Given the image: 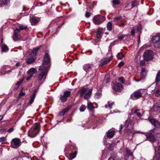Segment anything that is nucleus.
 <instances>
[{
    "mask_svg": "<svg viewBox=\"0 0 160 160\" xmlns=\"http://www.w3.org/2000/svg\"><path fill=\"white\" fill-rule=\"evenodd\" d=\"M50 61V58L49 55L47 53H46L43 57V66L41 67L39 69V70L41 72L38 75V81H41L44 76H45V78H46L48 69V68L46 67V65H48Z\"/></svg>",
    "mask_w": 160,
    "mask_h": 160,
    "instance_id": "obj_1",
    "label": "nucleus"
},
{
    "mask_svg": "<svg viewBox=\"0 0 160 160\" xmlns=\"http://www.w3.org/2000/svg\"><path fill=\"white\" fill-rule=\"evenodd\" d=\"M83 69L91 76L93 74L95 76L97 70L93 64L90 63L84 64L83 66Z\"/></svg>",
    "mask_w": 160,
    "mask_h": 160,
    "instance_id": "obj_2",
    "label": "nucleus"
},
{
    "mask_svg": "<svg viewBox=\"0 0 160 160\" xmlns=\"http://www.w3.org/2000/svg\"><path fill=\"white\" fill-rule=\"evenodd\" d=\"M40 129V123H35L33 127L28 132V136L31 138H34L38 133Z\"/></svg>",
    "mask_w": 160,
    "mask_h": 160,
    "instance_id": "obj_3",
    "label": "nucleus"
},
{
    "mask_svg": "<svg viewBox=\"0 0 160 160\" xmlns=\"http://www.w3.org/2000/svg\"><path fill=\"white\" fill-rule=\"evenodd\" d=\"M113 93L115 95H119L123 89V86L122 84L117 82H116L112 85Z\"/></svg>",
    "mask_w": 160,
    "mask_h": 160,
    "instance_id": "obj_4",
    "label": "nucleus"
},
{
    "mask_svg": "<svg viewBox=\"0 0 160 160\" xmlns=\"http://www.w3.org/2000/svg\"><path fill=\"white\" fill-rule=\"evenodd\" d=\"M154 52L151 50H146L143 54L142 57L144 60L149 62L152 60L153 58Z\"/></svg>",
    "mask_w": 160,
    "mask_h": 160,
    "instance_id": "obj_5",
    "label": "nucleus"
},
{
    "mask_svg": "<svg viewBox=\"0 0 160 160\" xmlns=\"http://www.w3.org/2000/svg\"><path fill=\"white\" fill-rule=\"evenodd\" d=\"M105 16L98 15L94 16L92 21L96 25H99L102 23L105 20Z\"/></svg>",
    "mask_w": 160,
    "mask_h": 160,
    "instance_id": "obj_6",
    "label": "nucleus"
},
{
    "mask_svg": "<svg viewBox=\"0 0 160 160\" xmlns=\"http://www.w3.org/2000/svg\"><path fill=\"white\" fill-rule=\"evenodd\" d=\"M143 133L144 134L146 137L147 140L150 142L152 143H154L156 140L154 135L151 132L149 133H140L139 131L137 132H134L132 133V136L136 133Z\"/></svg>",
    "mask_w": 160,
    "mask_h": 160,
    "instance_id": "obj_7",
    "label": "nucleus"
},
{
    "mask_svg": "<svg viewBox=\"0 0 160 160\" xmlns=\"http://www.w3.org/2000/svg\"><path fill=\"white\" fill-rule=\"evenodd\" d=\"M142 96V93L139 90L134 91L130 96V99L133 100L138 99Z\"/></svg>",
    "mask_w": 160,
    "mask_h": 160,
    "instance_id": "obj_8",
    "label": "nucleus"
},
{
    "mask_svg": "<svg viewBox=\"0 0 160 160\" xmlns=\"http://www.w3.org/2000/svg\"><path fill=\"white\" fill-rule=\"evenodd\" d=\"M113 56L111 55V56L105 58L101 59L99 62V67L102 68L105 65H106L112 59Z\"/></svg>",
    "mask_w": 160,
    "mask_h": 160,
    "instance_id": "obj_9",
    "label": "nucleus"
},
{
    "mask_svg": "<svg viewBox=\"0 0 160 160\" xmlns=\"http://www.w3.org/2000/svg\"><path fill=\"white\" fill-rule=\"evenodd\" d=\"M71 92L69 91H66L64 92L63 95H61L59 98L62 103H65L68 100V98H69L71 94Z\"/></svg>",
    "mask_w": 160,
    "mask_h": 160,
    "instance_id": "obj_10",
    "label": "nucleus"
},
{
    "mask_svg": "<svg viewBox=\"0 0 160 160\" xmlns=\"http://www.w3.org/2000/svg\"><path fill=\"white\" fill-rule=\"evenodd\" d=\"M21 142L19 138H15L13 139L11 142V147L13 148H17L21 145Z\"/></svg>",
    "mask_w": 160,
    "mask_h": 160,
    "instance_id": "obj_11",
    "label": "nucleus"
},
{
    "mask_svg": "<svg viewBox=\"0 0 160 160\" xmlns=\"http://www.w3.org/2000/svg\"><path fill=\"white\" fill-rule=\"evenodd\" d=\"M72 107V105H68L67 107L63 108L62 111H61L58 113V115L59 116H63V118H66V117H65L64 115H65L66 114L67 112Z\"/></svg>",
    "mask_w": 160,
    "mask_h": 160,
    "instance_id": "obj_12",
    "label": "nucleus"
},
{
    "mask_svg": "<svg viewBox=\"0 0 160 160\" xmlns=\"http://www.w3.org/2000/svg\"><path fill=\"white\" fill-rule=\"evenodd\" d=\"M77 150V148L74 144L72 145L70 144L67 145L64 149V151L66 152L71 151L72 152H73Z\"/></svg>",
    "mask_w": 160,
    "mask_h": 160,
    "instance_id": "obj_13",
    "label": "nucleus"
},
{
    "mask_svg": "<svg viewBox=\"0 0 160 160\" xmlns=\"http://www.w3.org/2000/svg\"><path fill=\"white\" fill-rule=\"evenodd\" d=\"M148 120L152 124L154 125L155 127L157 128L160 127V122H159L155 118H148Z\"/></svg>",
    "mask_w": 160,
    "mask_h": 160,
    "instance_id": "obj_14",
    "label": "nucleus"
},
{
    "mask_svg": "<svg viewBox=\"0 0 160 160\" xmlns=\"http://www.w3.org/2000/svg\"><path fill=\"white\" fill-rule=\"evenodd\" d=\"M40 20V18L36 17H32L30 20V22L32 25L37 24Z\"/></svg>",
    "mask_w": 160,
    "mask_h": 160,
    "instance_id": "obj_15",
    "label": "nucleus"
},
{
    "mask_svg": "<svg viewBox=\"0 0 160 160\" xmlns=\"http://www.w3.org/2000/svg\"><path fill=\"white\" fill-rule=\"evenodd\" d=\"M126 152L124 154V159L125 160H128L130 156H132L133 155L132 152H131L130 150L127 148L126 150Z\"/></svg>",
    "mask_w": 160,
    "mask_h": 160,
    "instance_id": "obj_16",
    "label": "nucleus"
},
{
    "mask_svg": "<svg viewBox=\"0 0 160 160\" xmlns=\"http://www.w3.org/2000/svg\"><path fill=\"white\" fill-rule=\"evenodd\" d=\"M86 2L87 4L86 9L89 11H92L94 7L93 3L92 2H90L88 0H86Z\"/></svg>",
    "mask_w": 160,
    "mask_h": 160,
    "instance_id": "obj_17",
    "label": "nucleus"
},
{
    "mask_svg": "<svg viewBox=\"0 0 160 160\" xmlns=\"http://www.w3.org/2000/svg\"><path fill=\"white\" fill-rule=\"evenodd\" d=\"M147 72L148 70L145 68L142 67L141 68L140 79H143L145 78Z\"/></svg>",
    "mask_w": 160,
    "mask_h": 160,
    "instance_id": "obj_18",
    "label": "nucleus"
},
{
    "mask_svg": "<svg viewBox=\"0 0 160 160\" xmlns=\"http://www.w3.org/2000/svg\"><path fill=\"white\" fill-rule=\"evenodd\" d=\"M102 28H99L97 29L96 37L98 39H100L102 37Z\"/></svg>",
    "mask_w": 160,
    "mask_h": 160,
    "instance_id": "obj_19",
    "label": "nucleus"
},
{
    "mask_svg": "<svg viewBox=\"0 0 160 160\" xmlns=\"http://www.w3.org/2000/svg\"><path fill=\"white\" fill-rule=\"evenodd\" d=\"M24 79V78H23L21 80L18 82L14 85L13 88V90L16 91L18 88L20 86L22 82Z\"/></svg>",
    "mask_w": 160,
    "mask_h": 160,
    "instance_id": "obj_20",
    "label": "nucleus"
},
{
    "mask_svg": "<svg viewBox=\"0 0 160 160\" xmlns=\"http://www.w3.org/2000/svg\"><path fill=\"white\" fill-rule=\"evenodd\" d=\"M92 88H91L89 89V91L85 94L84 98L85 99L88 100L90 97L92 92Z\"/></svg>",
    "mask_w": 160,
    "mask_h": 160,
    "instance_id": "obj_21",
    "label": "nucleus"
},
{
    "mask_svg": "<svg viewBox=\"0 0 160 160\" xmlns=\"http://www.w3.org/2000/svg\"><path fill=\"white\" fill-rule=\"evenodd\" d=\"M10 2V0H0V7L6 6Z\"/></svg>",
    "mask_w": 160,
    "mask_h": 160,
    "instance_id": "obj_22",
    "label": "nucleus"
},
{
    "mask_svg": "<svg viewBox=\"0 0 160 160\" xmlns=\"http://www.w3.org/2000/svg\"><path fill=\"white\" fill-rule=\"evenodd\" d=\"M9 50L8 47L5 43L2 44L1 47V50L3 52H7Z\"/></svg>",
    "mask_w": 160,
    "mask_h": 160,
    "instance_id": "obj_23",
    "label": "nucleus"
},
{
    "mask_svg": "<svg viewBox=\"0 0 160 160\" xmlns=\"http://www.w3.org/2000/svg\"><path fill=\"white\" fill-rule=\"evenodd\" d=\"M160 82V70L157 72L155 78V82L157 84H158Z\"/></svg>",
    "mask_w": 160,
    "mask_h": 160,
    "instance_id": "obj_24",
    "label": "nucleus"
},
{
    "mask_svg": "<svg viewBox=\"0 0 160 160\" xmlns=\"http://www.w3.org/2000/svg\"><path fill=\"white\" fill-rule=\"evenodd\" d=\"M87 91L86 88H81L80 90V96L81 97H83L84 95L85 94V92Z\"/></svg>",
    "mask_w": 160,
    "mask_h": 160,
    "instance_id": "obj_25",
    "label": "nucleus"
},
{
    "mask_svg": "<svg viewBox=\"0 0 160 160\" xmlns=\"http://www.w3.org/2000/svg\"><path fill=\"white\" fill-rule=\"evenodd\" d=\"M160 37L159 35H156L153 36L152 39V42H155L160 40Z\"/></svg>",
    "mask_w": 160,
    "mask_h": 160,
    "instance_id": "obj_26",
    "label": "nucleus"
},
{
    "mask_svg": "<svg viewBox=\"0 0 160 160\" xmlns=\"http://www.w3.org/2000/svg\"><path fill=\"white\" fill-rule=\"evenodd\" d=\"M106 27L107 30L110 31H111L112 28V24L111 22H109L108 23Z\"/></svg>",
    "mask_w": 160,
    "mask_h": 160,
    "instance_id": "obj_27",
    "label": "nucleus"
},
{
    "mask_svg": "<svg viewBox=\"0 0 160 160\" xmlns=\"http://www.w3.org/2000/svg\"><path fill=\"white\" fill-rule=\"evenodd\" d=\"M35 96L34 95H31L30 96V99L29 102L28 103V105H31L33 102Z\"/></svg>",
    "mask_w": 160,
    "mask_h": 160,
    "instance_id": "obj_28",
    "label": "nucleus"
},
{
    "mask_svg": "<svg viewBox=\"0 0 160 160\" xmlns=\"http://www.w3.org/2000/svg\"><path fill=\"white\" fill-rule=\"evenodd\" d=\"M94 108V106L92 102H88L87 104V108L88 109L92 111L93 110Z\"/></svg>",
    "mask_w": 160,
    "mask_h": 160,
    "instance_id": "obj_29",
    "label": "nucleus"
},
{
    "mask_svg": "<svg viewBox=\"0 0 160 160\" xmlns=\"http://www.w3.org/2000/svg\"><path fill=\"white\" fill-rule=\"evenodd\" d=\"M77 152H78L77 150H75V151L72 152L70 153L69 154L70 157L72 159H73L76 156Z\"/></svg>",
    "mask_w": 160,
    "mask_h": 160,
    "instance_id": "obj_30",
    "label": "nucleus"
},
{
    "mask_svg": "<svg viewBox=\"0 0 160 160\" xmlns=\"http://www.w3.org/2000/svg\"><path fill=\"white\" fill-rule=\"evenodd\" d=\"M124 57V55L122 52H120L118 53L117 56V57L118 60L122 59V58Z\"/></svg>",
    "mask_w": 160,
    "mask_h": 160,
    "instance_id": "obj_31",
    "label": "nucleus"
},
{
    "mask_svg": "<svg viewBox=\"0 0 160 160\" xmlns=\"http://www.w3.org/2000/svg\"><path fill=\"white\" fill-rule=\"evenodd\" d=\"M42 46V45H40L38 47H37L32 51V52L33 53V55H36L37 52L40 49V47Z\"/></svg>",
    "mask_w": 160,
    "mask_h": 160,
    "instance_id": "obj_32",
    "label": "nucleus"
},
{
    "mask_svg": "<svg viewBox=\"0 0 160 160\" xmlns=\"http://www.w3.org/2000/svg\"><path fill=\"white\" fill-rule=\"evenodd\" d=\"M115 132L113 131H111L107 133V137L109 138H112L114 135Z\"/></svg>",
    "mask_w": 160,
    "mask_h": 160,
    "instance_id": "obj_33",
    "label": "nucleus"
},
{
    "mask_svg": "<svg viewBox=\"0 0 160 160\" xmlns=\"http://www.w3.org/2000/svg\"><path fill=\"white\" fill-rule=\"evenodd\" d=\"M37 72V70L36 68H30L29 71H28V72L29 74L32 73V75L34 73H35Z\"/></svg>",
    "mask_w": 160,
    "mask_h": 160,
    "instance_id": "obj_34",
    "label": "nucleus"
},
{
    "mask_svg": "<svg viewBox=\"0 0 160 160\" xmlns=\"http://www.w3.org/2000/svg\"><path fill=\"white\" fill-rule=\"evenodd\" d=\"M35 60L33 58H28L27 60V62L28 64H31L34 62Z\"/></svg>",
    "mask_w": 160,
    "mask_h": 160,
    "instance_id": "obj_35",
    "label": "nucleus"
},
{
    "mask_svg": "<svg viewBox=\"0 0 160 160\" xmlns=\"http://www.w3.org/2000/svg\"><path fill=\"white\" fill-rule=\"evenodd\" d=\"M153 43L154 44V46L155 48H160V40Z\"/></svg>",
    "mask_w": 160,
    "mask_h": 160,
    "instance_id": "obj_36",
    "label": "nucleus"
},
{
    "mask_svg": "<svg viewBox=\"0 0 160 160\" xmlns=\"http://www.w3.org/2000/svg\"><path fill=\"white\" fill-rule=\"evenodd\" d=\"M122 19V17L121 16L118 17H116L113 18V21L114 22H116L119 20Z\"/></svg>",
    "mask_w": 160,
    "mask_h": 160,
    "instance_id": "obj_37",
    "label": "nucleus"
},
{
    "mask_svg": "<svg viewBox=\"0 0 160 160\" xmlns=\"http://www.w3.org/2000/svg\"><path fill=\"white\" fill-rule=\"evenodd\" d=\"M86 109V107L84 105H82L79 108L80 112H82L84 111Z\"/></svg>",
    "mask_w": 160,
    "mask_h": 160,
    "instance_id": "obj_38",
    "label": "nucleus"
},
{
    "mask_svg": "<svg viewBox=\"0 0 160 160\" xmlns=\"http://www.w3.org/2000/svg\"><path fill=\"white\" fill-rule=\"evenodd\" d=\"M132 8L136 6L137 5V2L136 1L133 0L131 2Z\"/></svg>",
    "mask_w": 160,
    "mask_h": 160,
    "instance_id": "obj_39",
    "label": "nucleus"
},
{
    "mask_svg": "<svg viewBox=\"0 0 160 160\" xmlns=\"http://www.w3.org/2000/svg\"><path fill=\"white\" fill-rule=\"evenodd\" d=\"M118 82H120V83H121L122 84L124 83V80L123 77H121L118 78Z\"/></svg>",
    "mask_w": 160,
    "mask_h": 160,
    "instance_id": "obj_40",
    "label": "nucleus"
},
{
    "mask_svg": "<svg viewBox=\"0 0 160 160\" xmlns=\"http://www.w3.org/2000/svg\"><path fill=\"white\" fill-rule=\"evenodd\" d=\"M27 28V26H25L23 25H21L19 27V29L21 30H25Z\"/></svg>",
    "mask_w": 160,
    "mask_h": 160,
    "instance_id": "obj_41",
    "label": "nucleus"
},
{
    "mask_svg": "<svg viewBox=\"0 0 160 160\" xmlns=\"http://www.w3.org/2000/svg\"><path fill=\"white\" fill-rule=\"evenodd\" d=\"M120 3V1L118 0H113L112 1L113 4L115 6L119 5Z\"/></svg>",
    "mask_w": 160,
    "mask_h": 160,
    "instance_id": "obj_42",
    "label": "nucleus"
},
{
    "mask_svg": "<svg viewBox=\"0 0 160 160\" xmlns=\"http://www.w3.org/2000/svg\"><path fill=\"white\" fill-rule=\"evenodd\" d=\"M25 94V93L22 92V90H21V91L19 94V96L18 98V99H19V98H20L21 96H24Z\"/></svg>",
    "mask_w": 160,
    "mask_h": 160,
    "instance_id": "obj_43",
    "label": "nucleus"
},
{
    "mask_svg": "<svg viewBox=\"0 0 160 160\" xmlns=\"http://www.w3.org/2000/svg\"><path fill=\"white\" fill-rule=\"evenodd\" d=\"M19 35H15L13 34V39L14 41H17L18 40V36Z\"/></svg>",
    "mask_w": 160,
    "mask_h": 160,
    "instance_id": "obj_44",
    "label": "nucleus"
},
{
    "mask_svg": "<svg viewBox=\"0 0 160 160\" xmlns=\"http://www.w3.org/2000/svg\"><path fill=\"white\" fill-rule=\"evenodd\" d=\"M155 95L156 97L160 96V89L156 90L155 92Z\"/></svg>",
    "mask_w": 160,
    "mask_h": 160,
    "instance_id": "obj_45",
    "label": "nucleus"
},
{
    "mask_svg": "<svg viewBox=\"0 0 160 160\" xmlns=\"http://www.w3.org/2000/svg\"><path fill=\"white\" fill-rule=\"evenodd\" d=\"M158 129H159L158 128H154L152 130V132L153 133H154L155 135H156V134H157L160 133V131H159V132H156V131H158Z\"/></svg>",
    "mask_w": 160,
    "mask_h": 160,
    "instance_id": "obj_46",
    "label": "nucleus"
},
{
    "mask_svg": "<svg viewBox=\"0 0 160 160\" xmlns=\"http://www.w3.org/2000/svg\"><path fill=\"white\" fill-rule=\"evenodd\" d=\"M157 155L156 154V153H155V155L154 157V159H156V160H160V154L158 153V156L157 157Z\"/></svg>",
    "mask_w": 160,
    "mask_h": 160,
    "instance_id": "obj_47",
    "label": "nucleus"
},
{
    "mask_svg": "<svg viewBox=\"0 0 160 160\" xmlns=\"http://www.w3.org/2000/svg\"><path fill=\"white\" fill-rule=\"evenodd\" d=\"M135 29L133 27L131 30V35L134 36L135 35Z\"/></svg>",
    "mask_w": 160,
    "mask_h": 160,
    "instance_id": "obj_48",
    "label": "nucleus"
},
{
    "mask_svg": "<svg viewBox=\"0 0 160 160\" xmlns=\"http://www.w3.org/2000/svg\"><path fill=\"white\" fill-rule=\"evenodd\" d=\"M101 93L97 92L95 93V96L97 98H99L101 97Z\"/></svg>",
    "mask_w": 160,
    "mask_h": 160,
    "instance_id": "obj_49",
    "label": "nucleus"
},
{
    "mask_svg": "<svg viewBox=\"0 0 160 160\" xmlns=\"http://www.w3.org/2000/svg\"><path fill=\"white\" fill-rule=\"evenodd\" d=\"M20 31L19 28L16 29L14 31L13 34L14 35H18V33Z\"/></svg>",
    "mask_w": 160,
    "mask_h": 160,
    "instance_id": "obj_50",
    "label": "nucleus"
},
{
    "mask_svg": "<svg viewBox=\"0 0 160 160\" xmlns=\"http://www.w3.org/2000/svg\"><path fill=\"white\" fill-rule=\"evenodd\" d=\"M28 77H27L26 78V80L27 81H28V80H29L32 77V76H33L32 74L31 73L30 74H29L28 72Z\"/></svg>",
    "mask_w": 160,
    "mask_h": 160,
    "instance_id": "obj_51",
    "label": "nucleus"
},
{
    "mask_svg": "<svg viewBox=\"0 0 160 160\" xmlns=\"http://www.w3.org/2000/svg\"><path fill=\"white\" fill-rule=\"evenodd\" d=\"M114 102H112L111 103H110L109 101H108V107H109L110 109H111L112 108V106L113 104H114Z\"/></svg>",
    "mask_w": 160,
    "mask_h": 160,
    "instance_id": "obj_52",
    "label": "nucleus"
},
{
    "mask_svg": "<svg viewBox=\"0 0 160 160\" xmlns=\"http://www.w3.org/2000/svg\"><path fill=\"white\" fill-rule=\"evenodd\" d=\"M114 145L112 144H110L108 147V149L110 151L112 150L114 148Z\"/></svg>",
    "mask_w": 160,
    "mask_h": 160,
    "instance_id": "obj_53",
    "label": "nucleus"
},
{
    "mask_svg": "<svg viewBox=\"0 0 160 160\" xmlns=\"http://www.w3.org/2000/svg\"><path fill=\"white\" fill-rule=\"evenodd\" d=\"M91 15L90 13L88 12H87L85 13V17L86 18H89L90 17Z\"/></svg>",
    "mask_w": 160,
    "mask_h": 160,
    "instance_id": "obj_54",
    "label": "nucleus"
},
{
    "mask_svg": "<svg viewBox=\"0 0 160 160\" xmlns=\"http://www.w3.org/2000/svg\"><path fill=\"white\" fill-rule=\"evenodd\" d=\"M124 63L122 61L119 63L118 65V67L119 68H121L124 65Z\"/></svg>",
    "mask_w": 160,
    "mask_h": 160,
    "instance_id": "obj_55",
    "label": "nucleus"
},
{
    "mask_svg": "<svg viewBox=\"0 0 160 160\" xmlns=\"http://www.w3.org/2000/svg\"><path fill=\"white\" fill-rule=\"evenodd\" d=\"M145 61L143 60H142L141 61H140V65L141 66H143L145 65Z\"/></svg>",
    "mask_w": 160,
    "mask_h": 160,
    "instance_id": "obj_56",
    "label": "nucleus"
},
{
    "mask_svg": "<svg viewBox=\"0 0 160 160\" xmlns=\"http://www.w3.org/2000/svg\"><path fill=\"white\" fill-rule=\"evenodd\" d=\"M38 89L37 88H34L33 90V92L32 95H34L36 97V93L38 92Z\"/></svg>",
    "mask_w": 160,
    "mask_h": 160,
    "instance_id": "obj_57",
    "label": "nucleus"
},
{
    "mask_svg": "<svg viewBox=\"0 0 160 160\" xmlns=\"http://www.w3.org/2000/svg\"><path fill=\"white\" fill-rule=\"evenodd\" d=\"M5 140V138L4 137H2L0 138V142H4Z\"/></svg>",
    "mask_w": 160,
    "mask_h": 160,
    "instance_id": "obj_58",
    "label": "nucleus"
},
{
    "mask_svg": "<svg viewBox=\"0 0 160 160\" xmlns=\"http://www.w3.org/2000/svg\"><path fill=\"white\" fill-rule=\"evenodd\" d=\"M125 35H122L121 36L118 37V38L120 40H122L124 37L126 36Z\"/></svg>",
    "mask_w": 160,
    "mask_h": 160,
    "instance_id": "obj_59",
    "label": "nucleus"
},
{
    "mask_svg": "<svg viewBox=\"0 0 160 160\" xmlns=\"http://www.w3.org/2000/svg\"><path fill=\"white\" fill-rule=\"evenodd\" d=\"M13 130L14 129L13 128H10L7 130V132L8 133H10L12 132L13 131Z\"/></svg>",
    "mask_w": 160,
    "mask_h": 160,
    "instance_id": "obj_60",
    "label": "nucleus"
},
{
    "mask_svg": "<svg viewBox=\"0 0 160 160\" xmlns=\"http://www.w3.org/2000/svg\"><path fill=\"white\" fill-rule=\"evenodd\" d=\"M32 122V121L31 120H29L26 123V125L28 126Z\"/></svg>",
    "mask_w": 160,
    "mask_h": 160,
    "instance_id": "obj_61",
    "label": "nucleus"
},
{
    "mask_svg": "<svg viewBox=\"0 0 160 160\" xmlns=\"http://www.w3.org/2000/svg\"><path fill=\"white\" fill-rule=\"evenodd\" d=\"M135 114H136L137 115V116L139 118H141L142 116V114L140 112H138Z\"/></svg>",
    "mask_w": 160,
    "mask_h": 160,
    "instance_id": "obj_62",
    "label": "nucleus"
},
{
    "mask_svg": "<svg viewBox=\"0 0 160 160\" xmlns=\"http://www.w3.org/2000/svg\"><path fill=\"white\" fill-rule=\"evenodd\" d=\"M123 126L122 125H120V126L119 127V132H120L121 131V130H122V129L123 128Z\"/></svg>",
    "mask_w": 160,
    "mask_h": 160,
    "instance_id": "obj_63",
    "label": "nucleus"
},
{
    "mask_svg": "<svg viewBox=\"0 0 160 160\" xmlns=\"http://www.w3.org/2000/svg\"><path fill=\"white\" fill-rule=\"evenodd\" d=\"M108 160H115V159L112 156H111L109 158Z\"/></svg>",
    "mask_w": 160,
    "mask_h": 160,
    "instance_id": "obj_64",
    "label": "nucleus"
}]
</instances>
